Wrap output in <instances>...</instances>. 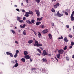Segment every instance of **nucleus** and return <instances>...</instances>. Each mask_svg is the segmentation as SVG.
Segmentation results:
<instances>
[{"mask_svg":"<svg viewBox=\"0 0 74 74\" xmlns=\"http://www.w3.org/2000/svg\"><path fill=\"white\" fill-rule=\"evenodd\" d=\"M42 56H45L47 55L48 53L47 52V51H46L44 50L43 51V53H42Z\"/></svg>","mask_w":74,"mask_h":74,"instance_id":"nucleus-1","label":"nucleus"},{"mask_svg":"<svg viewBox=\"0 0 74 74\" xmlns=\"http://www.w3.org/2000/svg\"><path fill=\"white\" fill-rule=\"evenodd\" d=\"M35 44H36V46L37 47H41L42 46V45L41 44H38V42L37 40H35Z\"/></svg>","mask_w":74,"mask_h":74,"instance_id":"nucleus-2","label":"nucleus"},{"mask_svg":"<svg viewBox=\"0 0 74 74\" xmlns=\"http://www.w3.org/2000/svg\"><path fill=\"white\" fill-rule=\"evenodd\" d=\"M60 5V4L59 3H56V4L55 5L53 4V8H57L58 7H59V6Z\"/></svg>","mask_w":74,"mask_h":74,"instance_id":"nucleus-3","label":"nucleus"},{"mask_svg":"<svg viewBox=\"0 0 74 74\" xmlns=\"http://www.w3.org/2000/svg\"><path fill=\"white\" fill-rule=\"evenodd\" d=\"M35 12L37 15V16H40V11L39 10H37L36 9L35 10Z\"/></svg>","mask_w":74,"mask_h":74,"instance_id":"nucleus-4","label":"nucleus"},{"mask_svg":"<svg viewBox=\"0 0 74 74\" xmlns=\"http://www.w3.org/2000/svg\"><path fill=\"white\" fill-rule=\"evenodd\" d=\"M57 14L58 17H61V16H62L63 15V14H60L59 11L58 12Z\"/></svg>","mask_w":74,"mask_h":74,"instance_id":"nucleus-5","label":"nucleus"},{"mask_svg":"<svg viewBox=\"0 0 74 74\" xmlns=\"http://www.w3.org/2000/svg\"><path fill=\"white\" fill-rule=\"evenodd\" d=\"M58 52L60 54H63L64 52V50L62 49L59 50L58 51Z\"/></svg>","mask_w":74,"mask_h":74,"instance_id":"nucleus-6","label":"nucleus"},{"mask_svg":"<svg viewBox=\"0 0 74 74\" xmlns=\"http://www.w3.org/2000/svg\"><path fill=\"white\" fill-rule=\"evenodd\" d=\"M48 32V30L46 29L42 31V33H43V34H45L46 33H47Z\"/></svg>","mask_w":74,"mask_h":74,"instance_id":"nucleus-7","label":"nucleus"},{"mask_svg":"<svg viewBox=\"0 0 74 74\" xmlns=\"http://www.w3.org/2000/svg\"><path fill=\"white\" fill-rule=\"evenodd\" d=\"M48 36L50 39H52V35L51 34H49Z\"/></svg>","mask_w":74,"mask_h":74,"instance_id":"nucleus-8","label":"nucleus"},{"mask_svg":"<svg viewBox=\"0 0 74 74\" xmlns=\"http://www.w3.org/2000/svg\"><path fill=\"white\" fill-rule=\"evenodd\" d=\"M25 58L26 59H29V58H30V56L28 55H26L25 57Z\"/></svg>","mask_w":74,"mask_h":74,"instance_id":"nucleus-9","label":"nucleus"},{"mask_svg":"<svg viewBox=\"0 0 74 74\" xmlns=\"http://www.w3.org/2000/svg\"><path fill=\"white\" fill-rule=\"evenodd\" d=\"M26 22H27V23H28L29 24H30V25H32V22L29 20H27L26 21Z\"/></svg>","mask_w":74,"mask_h":74,"instance_id":"nucleus-10","label":"nucleus"},{"mask_svg":"<svg viewBox=\"0 0 74 74\" xmlns=\"http://www.w3.org/2000/svg\"><path fill=\"white\" fill-rule=\"evenodd\" d=\"M29 12H26L25 14V16L26 17H29Z\"/></svg>","mask_w":74,"mask_h":74,"instance_id":"nucleus-11","label":"nucleus"},{"mask_svg":"<svg viewBox=\"0 0 74 74\" xmlns=\"http://www.w3.org/2000/svg\"><path fill=\"white\" fill-rule=\"evenodd\" d=\"M43 17H42L41 18H37V19L38 21H41V20L42 19Z\"/></svg>","mask_w":74,"mask_h":74,"instance_id":"nucleus-12","label":"nucleus"},{"mask_svg":"<svg viewBox=\"0 0 74 74\" xmlns=\"http://www.w3.org/2000/svg\"><path fill=\"white\" fill-rule=\"evenodd\" d=\"M18 63V61L17 60H14L12 61V63H13V64H14V63L16 64V63Z\"/></svg>","mask_w":74,"mask_h":74,"instance_id":"nucleus-13","label":"nucleus"},{"mask_svg":"<svg viewBox=\"0 0 74 74\" xmlns=\"http://www.w3.org/2000/svg\"><path fill=\"white\" fill-rule=\"evenodd\" d=\"M73 16H71V21H74V17Z\"/></svg>","mask_w":74,"mask_h":74,"instance_id":"nucleus-14","label":"nucleus"},{"mask_svg":"<svg viewBox=\"0 0 74 74\" xmlns=\"http://www.w3.org/2000/svg\"><path fill=\"white\" fill-rule=\"evenodd\" d=\"M33 42V41L32 40H29L28 41V43L29 44H31Z\"/></svg>","mask_w":74,"mask_h":74,"instance_id":"nucleus-15","label":"nucleus"},{"mask_svg":"<svg viewBox=\"0 0 74 74\" xmlns=\"http://www.w3.org/2000/svg\"><path fill=\"white\" fill-rule=\"evenodd\" d=\"M29 14H31V15H33L34 14V13H33V11H32L29 10Z\"/></svg>","mask_w":74,"mask_h":74,"instance_id":"nucleus-16","label":"nucleus"},{"mask_svg":"<svg viewBox=\"0 0 74 74\" xmlns=\"http://www.w3.org/2000/svg\"><path fill=\"white\" fill-rule=\"evenodd\" d=\"M24 55H26L28 54V53L27 52V51H24Z\"/></svg>","mask_w":74,"mask_h":74,"instance_id":"nucleus-17","label":"nucleus"},{"mask_svg":"<svg viewBox=\"0 0 74 74\" xmlns=\"http://www.w3.org/2000/svg\"><path fill=\"white\" fill-rule=\"evenodd\" d=\"M42 60L43 62H47V60L46 59H45L44 58H43L42 59Z\"/></svg>","mask_w":74,"mask_h":74,"instance_id":"nucleus-18","label":"nucleus"},{"mask_svg":"<svg viewBox=\"0 0 74 74\" xmlns=\"http://www.w3.org/2000/svg\"><path fill=\"white\" fill-rule=\"evenodd\" d=\"M60 54L59 53L57 55V57L58 59H60Z\"/></svg>","mask_w":74,"mask_h":74,"instance_id":"nucleus-19","label":"nucleus"},{"mask_svg":"<svg viewBox=\"0 0 74 74\" xmlns=\"http://www.w3.org/2000/svg\"><path fill=\"white\" fill-rule=\"evenodd\" d=\"M21 60L23 62V63H25V62H26V60H25V59L24 58H22L21 59Z\"/></svg>","mask_w":74,"mask_h":74,"instance_id":"nucleus-20","label":"nucleus"},{"mask_svg":"<svg viewBox=\"0 0 74 74\" xmlns=\"http://www.w3.org/2000/svg\"><path fill=\"white\" fill-rule=\"evenodd\" d=\"M19 66V64L18 63H16L14 65V67H17L18 66Z\"/></svg>","mask_w":74,"mask_h":74,"instance_id":"nucleus-21","label":"nucleus"},{"mask_svg":"<svg viewBox=\"0 0 74 74\" xmlns=\"http://www.w3.org/2000/svg\"><path fill=\"white\" fill-rule=\"evenodd\" d=\"M64 41L65 42H68V41H69V40H67V38L65 37L64 38Z\"/></svg>","mask_w":74,"mask_h":74,"instance_id":"nucleus-22","label":"nucleus"},{"mask_svg":"<svg viewBox=\"0 0 74 74\" xmlns=\"http://www.w3.org/2000/svg\"><path fill=\"white\" fill-rule=\"evenodd\" d=\"M37 50L38 51V52H39V53H40L41 54L42 53V52H41V50L40 49H37Z\"/></svg>","mask_w":74,"mask_h":74,"instance_id":"nucleus-23","label":"nucleus"},{"mask_svg":"<svg viewBox=\"0 0 74 74\" xmlns=\"http://www.w3.org/2000/svg\"><path fill=\"white\" fill-rule=\"evenodd\" d=\"M38 37L39 38H40V37H41V33H40L39 32H38Z\"/></svg>","mask_w":74,"mask_h":74,"instance_id":"nucleus-24","label":"nucleus"},{"mask_svg":"<svg viewBox=\"0 0 74 74\" xmlns=\"http://www.w3.org/2000/svg\"><path fill=\"white\" fill-rule=\"evenodd\" d=\"M17 21H20V20H21V19H21V18H20L18 16L17 17Z\"/></svg>","mask_w":74,"mask_h":74,"instance_id":"nucleus-25","label":"nucleus"},{"mask_svg":"<svg viewBox=\"0 0 74 74\" xmlns=\"http://www.w3.org/2000/svg\"><path fill=\"white\" fill-rule=\"evenodd\" d=\"M51 11L53 12H55V9H54V8H52V9L51 10Z\"/></svg>","mask_w":74,"mask_h":74,"instance_id":"nucleus-26","label":"nucleus"},{"mask_svg":"<svg viewBox=\"0 0 74 74\" xmlns=\"http://www.w3.org/2000/svg\"><path fill=\"white\" fill-rule=\"evenodd\" d=\"M10 32H12V33H13V34H16L15 32L14 31V30L12 29L10 30Z\"/></svg>","mask_w":74,"mask_h":74,"instance_id":"nucleus-27","label":"nucleus"},{"mask_svg":"<svg viewBox=\"0 0 74 74\" xmlns=\"http://www.w3.org/2000/svg\"><path fill=\"white\" fill-rule=\"evenodd\" d=\"M35 22V20H34V19L31 20L32 23H34Z\"/></svg>","mask_w":74,"mask_h":74,"instance_id":"nucleus-28","label":"nucleus"},{"mask_svg":"<svg viewBox=\"0 0 74 74\" xmlns=\"http://www.w3.org/2000/svg\"><path fill=\"white\" fill-rule=\"evenodd\" d=\"M35 0L36 1L37 3H39L40 2V1L41 0Z\"/></svg>","mask_w":74,"mask_h":74,"instance_id":"nucleus-29","label":"nucleus"},{"mask_svg":"<svg viewBox=\"0 0 74 74\" xmlns=\"http://www.w3.org/2000/svg\"><path fill=\"white\" fill-rule=\"evenodd\" d=\"M31 30H32V32H34V34H35V35H37V33H36V32L34 31L33 30L31 29Z\"/></svg>","mask_w":74,"mask_h":74,"instance_id":"nucleus-30","label":"nucleus"},{"mask_svg":"<svg viewBox=\"0 0 74 74\" xmlns=\"http://www.w3.org/2000/svg\"><path fill=\"white\" fill-rule=\"evenodd\" d=\"M68 37L70 38H72L73 37V35L71 34H69L68 35Z\"/></svg>","mask_w":74,"mask_h":74,"instance_id":"nucleus-31","label":"nucleus"},{"mask_svg":"<svg viewBox=\"0 0 74 74\" xmlns=\"http://www.w3.org/2000/svg\"><path fill=\"white\" fill-rule=\"evenodd\" d=\"M40 23H41V22H37L36 23V25H40Z\"/></svg>","mask_w":74,"mask_h":74,"instance_id":"nucleus-32","label":"nucleus"},{"mask_svg":"<svg viewBox=\"0 0 74 74\" xmlns=\"http://www.w3.org/2000/svg\"><path fill=\"white\" fill-rule=\"evenodd\" d=\"M23 34L24 35H26V31L25 30H24L23 32Z\"/></svg>","mask_w":74,"mask_h":74,"instance_id":"nucleus-33","label":"nucleus"},{"mask_svg":"<svg viewBox=\"0 0 74 74\" xmlns=\"http://www.w3.org/2000/svg\"><path fill=\"white\" fill-rule=\"evenodd\" d=\"M19 50H17L16 51V54H18V53H19Z\"/></svg>","mask_w":74,"mask_h":74,"instance_id":"nucleus-34","label":"nucleus"},{"mask_svg":"<svg viewBox=\"0 0 74 74\" xmlns=\"http://www.w3.org/2000/svg\"><path fill=\"white\" fill-rule=\"evenodd\" d=\"M9 55H10V56L11 57H13L14 56H13L12 54V53H10V54H9Z\"/></svg>","mask_w":74,"mask_h":74,"instance_id":"nucleus-35","label":"nucleus"},{"mask_svg":"<svg viewBox=\"0 0 74 74\" xmlns=\"http://www.w3.org/2000/svg\"><path fill=\"white\" fill-rule=\"evenodd\" d=\"M17 56H18V55H17V54H15L14 55V57L16 58Z\"/></svg>","mask_w":74,"mask_h":74,"instance_id":"nucleus-36","label":"nucleus"},{"mask_svg":"<svg viewBox=\"0 0 74 74\" xmlns=\"http://www.w3.org/2000/svg\"><path fill=\"white\" fill-rule=\"evenodd\" d=\"M74 45V42H72L71 43V45H72V46H73V45Z\"/></svg>","mask_w":74,"mask_h":74,"instance_id":"nucleus-37","label":"nucleus"},{"mask_svg":"<svg viewBox=\"0 0 74 74\" xmlns=\"http://www.w3.org/2000/svg\"><path fill=\"white\" fill-rule=\"evenodd\" d=\"M64 50H66L67 49V46H65V47L64 48Z\"/></svg>","mask_w":74,"mask_h":74,"instance_id":"nucleus-38","label":"nucleus"},{"mask_svg":"<svg viewBox=\"0 0 74 74\" xmlns=\"http://www.w3.org/2000/svg\"><path fill=\"white\" fill-rule=\"evenodd\" d=\"M66 60H67V61H69V60H70L69 58V57H66Z\"/></svg>","mask_w":74,"mask_h":74,"instance_id":"nucleus-39","label":"nucleus"},{"mask_svg":"<svg viewBox=\"0 0 74 74\" xmlns=\"http://www.w3.org/2000/svg\"><path fill=\"white\" fill-rule=\"evenodd\" d=\"M25 27H26V24H24L23 26V28H25Z\"/></svg>","mask_w":74,"mask_h":74,"instance_id":"nucleus-40","label":"nucleus"},{"mask_svg":"<svg viewBox=\"0 0 74 74\" xmlns=\"http://www.w3.org/2000/svg\"><path fill=\"white\" fill-rule=\"evenodd\" d=\"M74 11L72 12L71 15L72 16H74Z\"/></svg>","mask_w":74,"mask_h":74,"instance_id":"nucleus-41","label":"nucleus"},{"mask_svg":"<svg viewBox=\"0 0 74 74\" xmlns=\"http://www.w3.org/2000/svg\"><path fill=\"white\" fill-rule=\"evenodd\" d=\"M42 71H43L44 72H45V69H42Z\"/></svg>","mask_w":74,"mask_h":74,"instance_id":"nucleus-42","label":"nucleus"},{"mask_svg":"<svg viewBox=\"0 0 74 74\" xmlns=\"http://www.w3.org/2000/svg\"><path fill=\"white\" fill-rule=\"evenodd\" d=\"M6 54L7 55H9L10 54V52H6Z\"/></svg>","mask_w":74,"mask_h":74,"instance_id":"nucleus-43","label":"nucleus"},{"mask_svg":"<svg viewBox=\"0 0 74 74\" xmlns=\"http://www.w3.org/2000/svg\"><path fill=\"white\" fill-rule=\"evenodd\" d=\"M19 22H20V23H22V22L23 23H24L23 20H20L19 21Z\"/></svg>","mask_w":74,"mask_h":74,"instance_id":"nucleus-44","label":"nucleus"},{"mask_svg":"<svg viewBox=\"0 0 74 74\" xmlns=\"http://www.w3.org/2000/svg\"><path fill=\"white\" fill-rule=\"evenodd\" d=\"M65 14L66 15H69V13H67L66 12H65Z\"/></svg>","mask_w":74,"mask_h":74,"instance_id":"nucleus-45","label":"nucleus"},{"mask_svg":"<svg viewBox=\"0 0 74 74\" xmlns=\"http://www.w3.org/2000/svg\"><path fill=\"white\" fill-rule=\"evenodd\" d=\"M15 42L17 44H19V42H18L16 41H15Z\"/></svg>","mask_w":74,"mask_h":74,"instance_id":"nucleus-46","label":"nucleus"},{"mask_svg":"<svg viewBox=\"0 0 74 74\" xmlns=\"http://www.w3.org/2000/svg\"><path fill=\"white\" fill-rule=\"evenodd\" d=\"M23 19L24 21H25V20H26V17H23Z\"/></svg>","mask_w":74,"mask_h":74,"instance_id":"nucleus-47","label":"nucleus"},{"mask_svg":"<svg viewBox=\"0 0 74 74\" xmlns=\"http://www.w3.org/2000/svg\"><path fill=\"white\" fill-rule=\"evenodd\" d=\"M66 26L67 28H69V25H66Z\"/></svg>","mask_w":74,"mask_h":74,"instance_id":"nucleus-48","label":"nucleus"},{"mask_svg":"<svg viewBox=\"0 0 74 74\" xmlns=\"http://www.w3.org/2000/svg\"><path fill=\"white\" fill-rule=\"evenodd\" d=\"M16 11H18V12H19L20 11L19 10V9L18 8L16 9Z\"/></svg>","mask_w":74,"mask_h":74,"instance_id":"nucleus-49","label":"nucleus"},{"mask_svg":"<svg viewBox=\"0 0 74 74\" xmlns=\"http://www.w3.org/2000/svg\"><path fill=\"white\" fill-rule=\"evenodd\" d=\"M35 70V68H32L31 70L32 71H33V70Z\"/></svg>","mask_w":74,"mask_h":74,"instance_id":"nucleus-50","label":"nucleus"},{"mask_svg":"<svg viewBox=\"0 0 74 74\" xmlns=\"http://www.w3.org/2000/svg\"><path fill=\"white\" fill-rule=\"evenodd\" d=\"M44 27H45V26H44V25H42L41 28H44Z\"/></svg>","mask_w":74,"mask_h":74,"instance_id":"nucleus-51","label":"nucleus"},{"mask_svg":"<svg viewBox=\"0 0 74 74\" xmlns=\"http://www.w3.org/2000/svg\"><path fill=\"white\" fill-rule=\"evenodd\" d=\"M25 1L27 3H29V0H25Z\"/></svg>","mask_w":74,"mask_h":74,"instance_id":"nucleus-52","label":"nucleus"},{"mask_svg":"<svg viewBox=\"0 0 74 74\" xmlns=\"http://www.w3.org/2000/svg\"><path fill=\"white\" fill-rule=\"evenodd\" d=\"M22 12H25V11L24 10H22Z\"/></svg>","mask_w":74,"mask_h":74,"instance_id":"nucleus-53","label":"nucleus"},{"mask_svg":"<svg viewBox=\"0 0 74 74\" xmlns=\"http://www.w3.org/2000/svg\"><path fill=\"white\" fill-rule=\"evenodd\" d=\"M39 48H40V49H41V50H43V49L41 47H39Z\"/></svg>","mask_w":74,"mask_h":74,"instance_id":"nucleus-54","label":"nucleus"},{"mask_svg":"<svg viewBox=\"0 0 74 74\" xmlns=\"http://www.w3.org/2000/svg\"><path fill=\"white\" fill-rule=\"evenodd\" d=\"M56 0H51V2H52L53 1H56Z\"/></svg>","mask_w":74,"mask_h":74,"instance_id":"nucleus-55","label":"nucleus"},{"mask_svg":"<svg viewBox=\"0 0 74 74\" xmlns=\"http://www.w3.org/2000/svg\"><path fill=\"white\" fill-rule=\"evenodd\" d=\"M55 58L56 59V60H57V62H58V59H57V58H56V57H55Z\"/></svg>","mask_w":74,"mask_h":74,"instance_id":"nucleus-56","label":"nucleus"},{"mask_svg":"<svg viewBox=\"0 0 74 74\" xmlns=\"http://www.w3.org/2000/svg\"><path fill=\"white\" fill-rule=\"evenodd\" d=\"M20 27H21V28H23V26L22 25H20Z\"/></svg>","mask_w":74,"mask_h":74,"instance_id":"nucleus-57","label":"nucleus"},{"mask_svg":"<svg viewBox=\"0 0 74 74\" xmlns=\"http://www.w3.org/2000/svg\"><path fill=\"white\" fill-rule=\"evenodd\" d=\"M72 46H71L70 47H69V49H71V48H72Z\"/></svg>","mask_w":74,"mask_h":74,"instance_id":"nucleus-58","label":"nucleus"},{"mask_svg":"<svg viewBox=\"0 0 74 74\" xmlns=\"http://www.w3.org/2000/svg\"><path fill=\"white\" fill-rule=\"evenodd\" d=\"M47 55H48V56H51V54H48Z\"/></svg>","mask_w":74,"mask_h":74,"instance_id":"nucleus-59","label":"nucleus"},{"mask_svg":"<svg viewBox=\"0 0 74 74\" xmlns=\"http://www.w3.org/2000/svg\"><path fill=\"white\" fill-rule=\"evenodd\" d=\"M29 59H30V62H32V59H31V58H29Z\"/></svg>","mask_w":74,"mask_h":74,"instance_id":"nucleus-60","label":"nucleus"},{"mask_svg":"<svg viewBox=\"0 0 74 74\" xmlns=\"http://www.w3.org/2000/svg\"><path fill=\"white\" fill-rule=\"evenodd\" d=\"M14 7H18V6H17V5H14Z\"/></svg>","mask_w":74,"mask_h":74,"instance_id":"nucleus-61","label":"nucleus"},{"mask_svg":"<svg viewBox=\"0 0 74 74\" xmlns=\"http://www.w3.org/2000/svg\"><path fill=\"white\" fill-rule=\"evenodd\" d=\"M61 37H59L58 38V40H61Z\"/></svg>","mask_w":74,"mask_h":74,"instance_id":"nucleus-62","label":"nucleus"},{"mask_svg":"<svg viewBox=\"0 0 74 74\" xmlns=\"http://www.w3.org/2000/svg\"><path fill=\"white\" fill-rule=\"evenodd\" d=\"M61 39H63V37L61 36Z\"/></svg>","mask_w":74,"mask_h":74,"instance_id":"nucleus-63","label":"nucleus"},{"mask_svg":"<svg viewBox=\"0 0 74 74\" xmlns=\"http://www.w3.org/2000/svg\"><path fill=\"white\" fill-rule=\"evenodd\" d=\"M21 5L22 6V5H23V3H21Z\"/></svg>","mask_w":74,"mask_h":74,"instance_id":"nucleus-64","label":"nucleus"}]
</instances>
